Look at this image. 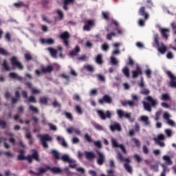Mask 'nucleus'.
Listing matches in <instances>:
<instances>
[{
	"mask_svg": "<svg viewBox=\"0 0 176 176\" xmlns=\"http://www.w3.org/2000/svg\"><path fill=\"white\" fill-rule=\"evenodd\" d=\"M19 153L18 160H28V163H32V159H34L36 162H41L39 154L36 151H34L32 155H28L26 157L24 156V153H25L24 149H20Z\"/></svg>",
	"mask_w": 176,
	"mask_h": 176,
	"instance_id": "obj_1",
	"label": "nucleus"
},
{
	"mask_svg": "<svg viewBox=\"0 0 176 176\" xmlns=\"http://www.w3.org/2000/svg\"><path fill=\"white\" fill-rule=\"evenodd\" d=\"M146 100L148 102H143L144 108L146 111H148V112H152V107H155L156 105H157V101L156 100L153 99L152 96H147L146 98ZM150 102V104H149Z\"/></svg>",
	"mask_w": 176,
	"mask_h": 176,
	"instance_id": "obj_2",
	"label": "nucleus"
},
{
	"mask_svg": "<svg viewBox=\"0 0 176 176\" xmlns=\"http://www.w3.org/2000/svg\"><path fill=\"white\" fill-rule=\"evenodd\" d=\"M132 100H124L122 102V107H130L134 108V107H138V96L135 94H132Z\"/></svg>",
	"mask_w": 176,
	"mask_h": 176,
	"instance_id": "obj_3",
	"label": "nucleus"
},
{
	"mask_svg": "<svg viewBox=\"0 0 176 176\" xmlns=\"http://www.w3.org/2000/svg\"><path fill=\"white\" fill-rule=\"evenodd\" d=\"M154 42L155 45H157L158 47V52H160L161 54H164V53L167 52V47L164 45V43H162L160 45V43H159V34H154Z\"/></svg>",
	"mask_w": 176,
	"mask_h": 176,
	"instance_id": "obj_4",
	"label": "nucleus"
},
{
	"mask_svg": "<svg viewBox=\"0 0 176 176\" xmlns=\"http://www.w3.org/2000/svg\"><path fill=\"white\" fill-rule=\"evenodd\" d=\"M96 113L101 120H107V119H111L112 118V113L109 110L104 112V110L98 109L96 110Z\"/></svg>",
	"mask_w": 176,
	"mask_h": 176,
	"instance_id": "obj_5",
	"label": "nucleus"
},
{
	"mask_svg": "<svg viewBox=\"0 0 176 176\" xmlns=\"http://www.w3.org/2000/svg\"><path fill=\"white\" fill-rule=\"evenodd\" d=\"M10 63H11V65H12V68H18L20 70L24 69V67L21 64V63L19 61V60L17 59V57L16 56H12L10 58Z\"/></svg>",
	"mask_w": 176,
	"mask_h": 176,
	"instance_id": "obj_6",
	"label": "nucleus"
},
{
	"mask_svg": "<svg viewBox=\"0 0 176 176\" xmlns=\"http://www.w3.org/2000/svg\"><path fill=\"white\" fill-rule=\"evenodd\" d=\"M166 74L170 79L169 82L170 87L176 89V76L170 71H166Z\"/></svg>",
	"mask_w": 176,
	"mask_h": 176,
	"instance_id": "obj_7",
	"label": "nucleus"
},
{
	"mask_svg": "<svg viewBox=\"0 0 176 176\" xmlns=\"http://www.w3.org/2000/svg\"><path fill=\"white\" fill-rule=\"evenodd\" d=\"M40 140L43 148H49V145H47V142H46V141H52V138L50 135L48 134L41 135Z\"/></svg>",
	"mask_w": 176,
	"mask_h": 176,
	"instance_id": "obj_8",
	"label": "nucleus"
},
{
	"mask_svg": "<svg viewBox=\"0 0 176 176\" xmlns=\"http://www.w3.org/2000/svg\"><path fill=\"white\" fill-rule=\"evenodd\" d=\"M96 153L98 156L96 163L98 164V166H102V164H104L105 162V155L99 151H96Z\"/></svg>",
	"mask_w": 176,
	"mask_h": 176,
	"instance_id": "obj_9",
	"label": "nucleus"
},
{
	"mask_svg": "<svg viewBox=\"0 0 176 176\" xmlns=\"http://www.w3.org/2000/svg\"><path fill=\"white\" fill-rule=\"evenodd\" d=\"M69 36V33L68 32H64L60 34V39H63L65 46H69V41H68Z\"/></svg>",
	"mask_w": 176,
	"mask_h": 176,
	"instance_id": "obj_10",
	"label": "nucleus"
},
{
	"mask_svg": "<svg viewBox=\"0 0 176 176\" xmlns=\"http://www.w3.org/2000/svg\"><path fill=\"white\" fill-rule=\"evenodd\" d=\"M170 118H171V116H170L168 112L164 113L163 119L166 120L167 124L172 126H175V122L173 120L170 119Z\"/></svg>",
	"mask_w": 176,
	"mask_h": 176,
	"instance_id": "obj_11",
	"label": "nucleus"
},
{
	"mask_svg": "<svg viewBox=\"0 0 176 176\" xmlns=\"http://www.w3.org/2000/svg\"><path fill=\"white\" fill-rule=\"evenodd\" d=\"M145 9L146 8L144 6L140 7L138 10V14H140V16H142V17H144V20L145 21H146V20H148V19H149V14H148V12H146Z\"/></svg>",
	"mask_w": 176,
	"mask_h": 176,
	"instance_id": "obj_12",
	"label": "nucleus"
},
{
	"mask_svg": "<svg viewBox=\"0 0 176 176\" xmlns=\"http://www.w3.org/2000/svg\"><path fill=\"white\" fill-rule=\"evenodd\" d=\"M99 104H104L105 102L106 104H112V98L109 96V95H104L103 96L102 99L98 100Z\"/></svg>",
	"mask_w": 176,
	"mask_h": 176,
	"instance_id": "obj_13",
	"label": "nucleus"
},
{
	"mask_svg": "<svg viewBox=\"0 0 176 176\" xmlns=\"http://www.w3.org/2000/svg\"><path fill=\"white\" fill-rule=\"evenodd\" d=\"M91 27H94V21L91 19H89L85 22L83 30L84 31H91Z\"/></svg>",
	"mask_w": 176,
	"mask_h": 176,
	"instance_id": "obj_14",
	"label": "nucleus"
},
{
	"mask_svg": "<svg viewBox=\"0 0 176 176\" xmlns=\"http://www.w3.org/2000/svg\"><path fill=\"white\" fill-rule=\"evenodd\" d=\"M131 74H132V77L133 78V79H135L136 78H138V76H140V75H142V69L141 68V67L137 66L136 69L133 70L131 72Z\"/></svg>",
	"mask_w": 176,
	"mask_h": 176,
	"instance_id": "obj_15",
	"label": "nucleus"
},
{
	"mask_svg": "<svg viewBox=\"0 0 176 176\" xmlns=\"http://www.w3.org/2000/svg\"><path fill=\"white\" fill-rule=\"evenodd\" d=\"M47 166H46L45 168H38V173H35L33 170H29V174H33V175H36V176H39L41 174H45V173H46V171H47Z\"/></svg>",
	"mask_w": 176,
	"mask_h": 176,
	"instance_id": "obj_16",
	"label": "nucleus"
},
{
	"mask_svg": "<svg viewBox=\"0 0 176 176\" xmlns=\"http://www.w3.org/2000/svg\"><path fill=\"white\" fill-rule=\"evenodd\" d=\"M63 9H64V10H68V6L74 5L75 0H63Z\"/></svg>",
	"mask_w": 176,
	"mask_h": 176,
	"instance_id": "obj_17",
	"label": "nucleus"
},
{
	"mask_svg": "<svg viewBox=\"0 0 176 176\" xmlns=\"http://www.w3.org/2000/svg\"><path fill=\"white\" fill-rule=\"evenodd\" d=\"M56 141H58L60 145L64 146V148H68V144H67V142H65V139H64V138L61 136H57Z\"/></svg>",
	"mask_w": 176,
	"mask_h": 176,
	"instance_id": "obj_18",
	"label": "nucleus"
},
{
	"mask_svg": "<svg viewBox=\"0 0 176 176\" xmlns=\"http://www.w3.org/2000/svg\"><path fill=\"white\" fill-rule=\"evenodd\" d=\"M47 170H50V171L54 174H61V173H63L61 168L56 166L51 168L50 166H47Z\"/></svg>",
	"mask_w": 176,
	"mask_h": 176,
	"instance_id": "obj_19",
	"label": "nucleus"
},
{
	"mask_svg": "<svg viewBox=\"0 0 176 176\" xmlns=\"http://www.w3.org/2000/svg\"><path fill=\"white\" fill-rule=\"evenodd\" d=\"M54 69V67L52 65H48L46 67L41 68V72L43 74H52Z\"/></svg>",
	"mask_w": 176,
	"mask_h": 176,
	"instance_id": "obj_20",
	"label": "nucleus"
},
{
	"mask_svg": "<svg viewBox=\"0 0 176 176\" xmlns=\"http://www.w3.org/2000/svg\"><path fill=\"white\" fill-rule=\"evenodd\" d=\"M110 130L111 131H122V126L120 124L116 123L110 126Z\"/></svg>",
	"mask_w": 176,
	"mask_h": 176,
	"instance_id": "obj_21",
	"label": "nucleus"
},
{
	"mask_svg": "<svg viewBox=\"0 0 176 176\" xmlns=\"http://www.w3.org/2000/svg\"><path fill=\"white\" fill-rule=\"evenodd\" d=\"M47 50L49 52L50 54L51 57L53 58H57V50L53 48V47H48L47 48Z\"/></svg>",
	"mask_w": 176,
	"mask_h": 176,
	"instance_id": "obj_22",
	"label": "nucleus"
},
{
	"mask_svg": "<svg viewBox=\"0 0 176 176\" xmlns=\"http://www.w3.org/2000/svg\"><path fill=\"white\" fill-rule=\"evenodd\" d=\"M160 31L161 32L162 38H165V39L168 38V34H167L170 32L169 29L161 28V29H160Z\"/></svg>",
	"mask_w": 176,
	"mask_h": 176,
	"instance_id": "obj_23",
	"label": "nucleus"
},
{
	"mask_svg": "<svg viewBox=\"0 0 176 176\" xmlns=\"http://www.w3.org/2000/svg\"><path fill=\"white\" fill-rule=\"evenodd\" d=\"M85 155L87 160H93L96 157V154L91 151H85Z\"/></svg>",
	"mask_w": 176,
	"mask_h": 176,
	"instance_id": "obj_24",
	"label": "nucleus"
},
{
	"mask_svg": "<svg viewBox=\"0 0 176 176\" xmlns=\"http://www.w3.org/2000/svg\"><path fill=\"white\" fill-rule=\"evenodd\" d=\"M60 160L63 162H67V163H75V161L71 158H69V156L68 155H63L60 157Z\"/></svg>",
	"mask_w": 176,
	"mask_h": 176,
	"instance_id": "obj_25",
	"label": "nucleus"
},
{
	"mask_svg": "<svg viewBox=\"0 0 176 176\" xmlns=\"http://www.w3.org/2000/svg\"><path fill=\"white\" fill-rule=\"evenodd\" d=\"M9 76L10 78H11V79H16V80H19V82H21V80H23V77L19 76L18 74H16L14 72L10 73Z\"/></svg>",
	"mask_w": 176,
	"mask_h": 176,
	"instance_id": "obj_26",
	"label": "nucleus"
},
{
	"mask_svg": "<svg viewBox=\"0 0 176 176\" xmlns=\"http://www.w3.org/2000/svg\"><path fill=\"white\" fill-rule=\"evenodd\" d=\"M41 43L46 45H54V40L53 38H41Z\"/></svg>",
	"mask_w": 176,
	"mask_h": 176,
	"instance_id": "obj_27",
	"label": "nucleus"
},
{
	"mask_svg": "<svg viewBox=\"0 0 176 176\" xmlns=\"http://www.w3.org/2000/svg\"><path fill=\"white\" fill-rule=\"evenodd\" d=\"M113 47L116 48V50L112 52V55L115 56V55L120 54V50H119V46H120V43H116L113 45Z\"/></svg>",
	"mask_w": 176,
	"mask_h": 176,
	"instance_id": "obj_28",
	"label": "nucleus"
},
{
	"mask_svg": "<svg viewBox=\"0 0 176 176\" xmlns=\"http://www.w3.org/2000/svg\"><path fill=\"white\" fill-rule=\"evenodd\" d=\"M117 158L118 159V160H120V162H126V163H130L131 162L129 158H124V157H123V155H122V153L119 152L118 153Z\"/></svg>",
	"mask_w": 176,
	"mask_h": 176,
	"instance_id": "obj_29",
	"label": "nucleus"
},
{
	"mask_svg": "<svg viewBox=\"0 0 176 176\" xmlns=\"http://www.w3.org/2000/svg\"><path fill=\"white\" fill-rule=\"evenodd\" d=\"M80 52V47L79 46H76L75 49L70 52H69V56L74 57V56H77L78 53Z\"/></svg>",
	"mask_w": 176,
	"mask_h": 176,
	"instance_id": "obj_30",
	"label": "nucleus"
},
{
	"mask_svg": "<svg viewBox=\"0 0 176 176\" xmlns=\"http://www.w3.org/2000/svg\"><path fill=\"white\" fill-rule=\"evenodd\" d=\"M51 155H52L54 159L56 160H60V153L56 150L52 149L50 152Z\"/></svg>",
	"mask_w": 176,
	"mask_h": 176,
	"instance_id": "obj_31",
	"label": "nucleus"
},
{
	"mask_svg": "<svg viewBox=\"0 0 176 176\" xmlns=\"http://www.w3.org/2000/svg\"><path fill=\"white\" fill-rule=\"evenodd\" d=\"M83 68L85 69V71H87V72H90L91 74L94 72V67H93L91 65H85Z\"/></svg>",
	"mask_w": 176,
	"mask_h": 176,
	"instance_id": "obj_32",
	"label": "nucleus"
},
{
	"mask_svg": "<svg viewBox=\"0 0 176 176\" xmlns=\"http://www.w3.org/2000/svg\"><path fill=\"white\" fill-rule=\"evenodd\" d=\"M48 101H49V98L46 96H42L38 100L39 104H43V105H47Z\"/></svg>",
	"mask_w": 176,
	"mask_h": 176,
	"instance_id": "obj_33",
	"label": "nucleus"
},
{
	"mask_svg": "<svg viewBox=\"0 0 176 176\" xmlns=\"http://www.w3.org/2000/svg\"><path fill=\"white\" fill-rule=\"evenodd\" d=\"M95 61L97 64H99V65H102V64L104 63V61L102 60V55L101 54H99L96 56Z\"/></svg>",
	"mask_w": 176,
	"mask_h": 176,
	"instance_id": "obj_34",
	"label": "nucleus"
},
{
	"mask_svg": "<svg viewBox=\"0 0 176 176\" xmlns=\"http://www.w3.org/2000/svg\"><path fill=\"white\" fill-rule=\"evenodd\" d=\"M162 159L166 162V164H168V166H173V161L171 160V158H170V156L164 155L162 157Z\"/></svg>",
	"mask_w": 176,
	"mask_h": 176,
	"instance_id": "obj_35",
	"label": "nucleus"
},
{
	"mask_svg": "<svg viewBox=\"0 0 176 176\" xmlns=\"http://www.w3.org/2000/svg\"><path fill=\"white\" fill-rule=\"evenodd\" d=\"M140 120L142 122H144V124H146V126H148V124H151V122H149V118H148V116H141Z\"/></svg>",
	"mask_w": 176,
	"mask_h": 176,
	"instance_id": "obj_36",
	"label": "nucleus"
},
{
	"mask_svg": "<svg viewBox=\"0 0 176 176\" xmlns=\"http://www.w3.org/2000/svg\"><path fill=\"white\" fill-rule=\"evenodd\" d=\"M161 100L162 101H170L171 100V97L168 94H163L161 96Z\"/></svg>",
	"mask_w": 176,
	"mask_h": 176,
	"instance_id": "obj_37",
	"label": "nucleus"
},
{
	"mask_svg": "<svg viewBox=\"0 0 176 176\" xmlns=\"http://www.w3.org/2000/svg\"><path fill=\"white\" fill-rule=\"evenodd\" d=\"M25 138L29 140V145H32L34 144V139H32V135L30 133H27Z\"/></svg>",
	"mask_w": 176,
	"mask_h": 176,
	"instance_id": "obj_38",
	"label": "nucleus"
},
{
	"mask_svg": "<svg viewBox=\"0 0 176 176\" xmlns=\"http://www.w3.org/2000/svg\"><path fill=\"white\" fill-rule=\"evenodd\" d=\"M122 73L126 78H130V69L129 67H125L122 69Z\"/></svg>",
	"mask_w": 176,
	"mask_h": 176,
	"instance_id": "obj_39",
	"label": "nucleus"
},
{
	"mask_svg": "<svg viewBox=\"0 0 176 176\" xmlns=\"http://www.w3.org/2000/svg\"><path fill=\"white\" fill-rule=\"evenodd\" d=\"M116 113H117L118 118H120V119H122L124 116L125 111L122 109H117Z\"/></svg>",
	"mask_w": 176,
	"mask_h": 176,
	"instance_id": "obj_40",
	"label": "nucleus"
},
{
	"mask_svg": "<svg viewBox=\"0 0 176 176\" xmlns=\"http://www.w3.org/2000/svg\"><path fill=\"white\" fill-rule=\"evenodd\" d=\"M124 167L125 170H126V171L128 173H129L130 174H131V173H133V168H131V166L129 164V163H124Z\"/></svg>",
	"mask_w": 176,
	"mask_h": 176,
	"instance_id": "obj_41",
	"label": "nucleus"
},
{
	"mask_svg": "<svg viewBox=\"0 0 176 176\" xmlns=\"http://www.w3.org/2000/svg\"><path fill=\"white\" fill-rule=\"evenodd\" d=\"M155 141H164V140H166V138L164 137V134H160L157 135V138H155L153 139Z\"/></svg>",
	"mask_w": 176,
	"mask_h": 176,
	"instance_id": "obj_42",
	"label": "nucleus"
},
{
	"mask_svg": "<svg viewBox=\"0 0 176 176\" xmlns=\"http://www.w3.org/2000/svg\"><path fill=\"white\" fill-rule=\"evenodd\" d=\"M1 67H3L5 71L10 70V68L9 67V65H8V61L6 60H3V63L1 64Z\"/></svg>",
	"mask_w": 176,
	"mask_h": 176,
	"instance_id": "obj_43",
	"label": "nucleus"
},
{
	"mask_svg": "<svg viewBox=\"0 0 176 176\" xmlns=\"http://www.w3.org/2000/svg\"><path fill=\"white\" fill-rule=\"evenodd\" d=\"M124 118H126V119H129L130 122H134V118H131V113H124Z\"/></svg>",
	"mask_w": 176,
	"mask_h": 176,
	"instance_id": "obj_44",
	"label": "nucleus"
},
{
	"mask_svg": "<svg viewBox=\"0 0 176 176\" xmlns=\"http://www.w3.org/2000/svg\"><path fill=\"white\" fill-rule=\"evenodd\" d=\"M93 124L96 130H98L99 131H102V130H104V128H102V126L100 125V124L94 122Z\"/></svg>",
	"mask_w": 176,
	"mask_h": 176,
	"instance_id": "obj_45",
	"label": "nucleus"
},
{
	"mask_svg": "<svg viewBox=\"0 0 176 176\" xmlns=\"http://www.w3.org/2000/svg\"><path fill=\"white\" fill-rule=\"evenodd\" d=\"M112 36H116V33L111 32L107 34L106 38L107 41H112Z\"/></svg>",
	"mask_w": 176,
	"mask_h": 176,
	"instance_id": "obj_46",
	"label": "nucleus"
},
{
	"mask_svg": "<svg viewBox=\"0 0 176 176\" xmlns=\"http://www.w3.org/2000/svg\"><path fill=\"white\" fill-rule=\"evenodd\" d=\"M102 17L104 20H109V12L103 11L102 12Z\"/></svg>",
	"mask_w": 176,
	"mask_h": 176,
	"instance_id": "obj_47",
	"label": "nucleus"
},
{
	"mask_svg": "<svg viewBox=\"0 0 176 176\" xmlns=\"http://www.w3.org/2000/svg\"><path fill=\"white\" fill-rule=\"evenodd\" d=\"M140 93L143 94V96H149V93H151V91L148 89L143 88L140 91Z\"/></svg>",
	"mask_w": 176,
	"mask_h": 176,
	"instance_id": "obj_48",
	"label": "nucleus"
},
{
	"mask_svg": "<svg viewBox=\"0 0 176 176\" xmlns=\"http://www.w3.org/2000/svg\"><path fill=\"white\" fill-rule=\"evenodd\" d=\"M56 13L58 16L59 20H63V19H64V13L61 10H56Z\"/></svg>",
	"mask_w": 176,
	"mask_h": 176,
	"instance_id": "obj_49",
	"label": "nucleus"
},
{
	"mask_svg": "<svg viewBox=\"0 0 176 176\" xmlns=\"http://www.w3.org/2000/svg\"><path fill=\"white\" fill-rule=\"evenodd\" d=\"M0 54H1V56H10V54L2 47H0Z\"/></svg>",
	"mask_w": 176,
	"mask_h": 176,
	"instance_id": "obj_50",
	"label": "nucleus"
},
{
	"mask_svg": "<svg viewBox=\"0 0 176 176\" xmlns=\"http://www.w3.org/2000/svg\"><path fill=\"white\" fill-rule=\"evenodd\" d=\"M29 109L30 111H32V112H34V113H38L39 112V110L38 109V108L32 105L29 106Z\"/></svg>",
	"mask_w": 176,
	"mask_h": 176,
	"instance_id": "obj_51",
	"label": "nucleus"
},
{
	"mask_svg": "<svg viewBox=\"0 0 176 176\" xmlns=\"http://www.w3.org/2000/svg\"><path fill=\"white\" fill-rule=\"evenodd\" d=\"M84 138H85V141H87V142H93V140L91 139V136L89 135L87 133L85 134Z\"/></svg>",
	"mask_w": 176,
	"mask_h": 176,
	"instance_id": "obj_52",
	"label": "nucleus"
},
{
	"mask_svg": "<svg viewBox=\"0 0 176 176\" xmlns=\"http://www.w3.org/2000/svg\"><path fill=\"white\" fill-rule=\"evenodd\" d=\"M102 50H103L104 52H108V50H109V45H108V43H104V44H102Z\"/></svg>",
	"mask_w": 176,
	"mask_h": 176,
	"instance_id": "obj_53",
	"label": "nucleus"
},
{
	"mask_svg": "<svg viewBox=\"0 0 176 176\" xmlns=\"http://www.w3.org/2000/svg\"><path fill=\"white\" fill-rule=\"evenodd\" d=\"M96 78H97L98 80H99L100 82H105V76H104L101 74L96 75Z\"/></svg>",
	"mask_w": 176,
	"mask_h": 176,
	"instance_id": "obj_54",
	"label": "nucleus"
},
{
	"mask_svg": "<svg viewBox=\"0 0 176 176\" xmlns=\"http://www.w3.org/2000/svg\"><path fill=\"white\" fill-rule=\"evenodd\" d=\"M111 60V65H118V60H116V58H115L114 56H111L110 58Z\"/></svg>",
	"mask_w": 176,
	"mask_h": 176,
	"instance_id": "obj_55",
	"label": "nucleus"
},
{
	"mask_svg": "<svg viewBox=\"0 0 176 176\" xmlns=\"http://www.w3.org/2000/svg\"><path fill=\"white\" fill-rule=\"evenodd\" d=\"M65 116L67 118V119H69V120H74V117H72V114L69 112H65Z\"/></svg>",
	"mask_w": 176,
	"mask_h": 176,
	"instance_id": "obj_56",
	"label": "nucleus"
},
{
	"mask_svg": "<svg viewBox=\"0 0 176 176\" xmlns=\"http://www.w3.org/2000/svg\"><path fill=\"white\" fill-rule=\"evenodd\" d=\"M24 58H25V60L27 61H30V60H32V56H31L30 54H28V53H25L24 54Z\"/></svg>",
	"mask_w": 176,
	"mask_h": 176,
	"instance_id": "obj_57",
	"label": "nucleus"
},
{
	"mask_svg": "<svg viewBox=\"0 0 176 176\" xmlns=\"http://www.w3.org/2000/svg\"><path fill=\"white\" fill-rule=\"evenodd\" d=\"M31 93L32 94H41V91L36 88H32Z\"/></svg>",
	"mask_w": 176,
	"mask_h": 176,
	"instance_id": "obj_58",
	"label": "nucleus"
},
{
	"mask_svg": "<svg viewBox=\"0 0 176 176\" xmlns=\"http://www.w3.org/2000/svg\"><path fill=\"white\" fill-rule=\"evenodd\" d=\"M133 157H134V160H135L136 162H138V163H141V162H142V159L141 158V156H140V155L135 154V155L133 156Z\"/></svg>",
	"mask_w": 176,
	"mask_h": 176,
	"instance_id": "obj_59",
	"label": "nucleus"
},
{
	"mask_svg": "<svg viewBox=\"0 0 176 176\" xmlns=\"http://www.w3.org/2000/svg\"><path fill=\"white\" fill-rule=\"evenodd\" d=\"M28 101L29 102H32L33 104L36 103V99H35V97H34V96H30L28 98Z\"/></svg>",
	"mask_w": 176,
	"mask_h": 176,
	"instance_id": "obj_60",
	"label": "nucleus"
},
{
	"mask_svg": "<svg viewBox=\"0 0 176 176\" xmlns=\"http://www.w3.org/2000/svg\"><path fill=\"white\" fill-rule=\"evenodd\" d=\"M132 141L134 142V144L136 145V146H140L141 145V143L140 142V140L135 138H132Z\"/></svg>",
	"mask_w": 176,
	"mask_h": 176,
	"instance_id": "obj_61",
	"label": "nucleus"
},
{
	"mask_svg": "<svg viewBox=\"0 0 176 176\" xmlns=\"http://www.w3.org/2000/svg\"><path fill=\"white\" fill-rule=\"evenodd\" d=\"M165 134H166L167 137H171L173 135V131L171 129H165Z\"/></svg>",
	"mask_w": 176,
	"mask_h": 176,
	"instance_id": "obj_62",
	"label": "nucleus"
},
{
	"mask_svg": "<svg viewBox=\"0 0 176 176\" xmlns=\"http://www.w3.org/2000/svg\"><path fill=\"white\" fill-rule=\"evenodd\" d=\"M111 144L114 148H119L120 144H118V142L116 141V140L112 139Z\"/></svg>",
	"mask_w": 176,
	"mask_h": 176,
	"instance_id": "obj_63",
	"label": "nucleus"
},
{
	"mask_svg": "<svg viewBox=\"0 0 176 176\" xmlns=\"http://www.w3.org/2000/svg\"><path fill=\"white\" fill-rule=\"evenodd\" d=\"M73 100L74 101H80V96H79L77 94H74L73 95Z\"/></svg>",
	"mask_w": 176,
	"mask_h": 176,
	"instance_id": "obj_64",
	"label": "nucleus"
}]
</instances>
